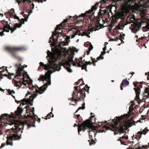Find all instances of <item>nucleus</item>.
<instances>
[{"label":"nucleus","mask_w":149,"mask_h":149,"mask_svg":"<svg viewBox=\"0 0 149 149\" xmlns=\"http://www.w3.org/2000/svg\"><path fill=\"white\" fill-rule=\"evenodd\" d=\"M127 114H125L121 115L120 117H116L114 119L112 120L114 124H112L111 125V127L105 125L103 127L105 128L106 130H110L114 131L115 135L119 133L121 134L125 133L127 123L124 119L127 117Z\"/></svg>","instance_id":"f257e3e1"},{"label":"nucleus","mask_w":149,"mask_h":149,"mask_svg":"<svg viewBox=\"0 0 149 149\" xmlns=\"http://www.w3.org/2000/svg\"><path fill=\"white\" fill-rule=\"evenodd\" d=\"M7 124L12 125H14V127L11 129H8L6 131V133L7 135L6 137L7 140L6 142L7 145L12 146L13 143L12 141L13 140H19L21 137V135L20 134V136L18 134L19 132L21 130L20 128H19V125L16 123V121L13 119H9L6 122Z\"/></svg>","instance_id":"f03ea898"},{"label":"nucleus","mask_w":149,"mask_h":149,"mask_svg":"<svg viewBox=\"0 0 149 149\" xmlns=\"http://www.w3.org/2000/svg\"><path fill=\"white\" fill-rule=\"evenodd\" d=\"M62 56V54L60 50H56L54 52V54L52 56H51L50 59L49 61L50 65L45 64L44 66V69L45 70H48L52 68L54 70V71H52L53 72L56 71H59L61 69V65L59 64L54 63L56 62L58 59L61 60V58Z\"/></svg>","instance_id":"7ed1b4c3"},{"label":"nucleus","mask_w":149,"mask_h":149,"mask_svg":"<svg viewBox=\"0 0 149 149\" xmlns=\"http://www.w3.org/2000/svg\"><path fill=\"white\" fill-rule=\"evenodd\" d=\"M37 94H26L25 98L20 100V101H18L15 99V102L18 104V102L20 103V105L17 107V111L16 113L17 115H21L22 113L23 109L20 107L21 105L24 106L27 103H30L31 105H32L33 104L31 103L33 101L34 98H36L37 95Z\"/></svg>","instance_id":"20e7f679"},{"label":"nucleus","mask_w":149,"mask_h":149,"mask_svg":"<svg viewBox=\"0 0 149 149\" xmlns=\"http://www.w3.org/2000/svg\"><path fill=\"white\" fill-rule=\"evenodd\" d=\"M15 66L17 69L16 74L14 78L17 84L19 83V87L21 86V83L26 86L28 82L27 79H25L24 78V75L26 72L24 70V67H20V65L19 64H16Z\"/></svg>","instance_id":"39448f33"},{"label":"nucleus","mask_w":149,"mask_h":149,"mask_svg":"<svg viewBox=\"0 0 149 149\" xmlns=\"http://www.w3.org/2000/svg\"><path fill=\"white\" fill-rule=\"evenodd\" d=\"M53 73L50 70H49L47 72H46L45 75H40L39 78L38 79L39 81H44L45 80L47 81L46 83L43 86H42L39 88L38 87L39 90L36 89L37 92L36 93H43L47 88L48 85H50L51 82V75L50 74Z\"/></svg>","instance_id":"423d86ee"},{"label":"nucleus","mask_w":149,"mask_h":149,"mask_svg":"<svg viewBox=\"0 0 149 149\" xmlns=\"http://www.w3.org/2000/svg\"><path fill=\"white\" fill-rule=\"evenodd\" d=\"M25 47L23 46L19 47H5V50L9 51L11 54L12 56L15 58L20 60L21 58L17 54V51H22L26 50Z\"/></svg>","instance_id":"0eeeda50"},{"label":"nucleus","mask_w":149,"mask_h":149,"mask_svg":"<svg viewBox=\"0 0 149 149\" xmlns=\"http://www.w3.org/2000/svg\"><path fill=\"white\" fill-rule=\"evenodd\" d=\"M92 113H91V116L90 117L89 119L84 121L82 124L79 126V128H81L80 130H79V132H81L82 130L83 131H85V129L86 127H93V124L95 122V118H94V116L92 115Z\"/></svg>","instance_id":"6e6552de"},{"label":"nucleus","mask_w":149,"mask_h":149,"mask_svg":"<svg viewBox=\"0 0 149 149\" xmlns=\"http://www.w3.org/2000/svg\"><path fill=\"white\" fill-rule=\"evenodd\" d=\"M113 7V5H110L107 7L104 10L105 11H109V13L111 12V13H112L111 10ZM113 7H115L116 9V10H115V11L116 13V14L115 17H113V19L114 20V21H115L118 19L119 18H121L122 17V16L123 14V13L122 12L120 11L121 10L120 7L118 8V11L117 8V7L116 6H113Z\"/></svg>","instance_id":"1a4fd4ad"},{"label":"nucleus","mask_w":149,"mask_h":149,"mask_svg":"<svg viewBox=\"0 0 149 149\" xmlns=\"http://www.w3.org/2000/svg\"><path fill=\"white\" fill-rule=\"evenodd\" d=\"M10 26L8 24V22L3 20L0 21V36H2L4 35L3 32L5 31L7 32H9V28Z\"/></svg>","instance_id":"9d476101"},{"label":"nucleus","mask_w":149,"mask_h":149,"mask_svg":"<svg viewBox=\"0 0 149 149\" xmlns=\"http://www.w3.org/2000/svg\"><path fill=\"white\" fill-rule=\"evenodd\" d=\"M80 15H79L78 17H77V15H75L74 17H72L70 16L69 17V18H67L65 19H64L63 21L60 24L57 26L55 28V31H56H56L61 30L62 29H63V27H64V26L65 25V23L66 22H68V20H70V19L71 18H73L75 19H77L78 17H81L82 18L80 19L77 20V21H79L80 22H83L84 19V17H82L81 16H80Z\"/></svg>","instance_id":"9b49d317"},{"label":"nucleus","mask_w":149,"mask_h":149,"mask_svg":"<svg viewBox=\"0 0 149 149\" xmlns=\"http://www.w3.org/2000/svg\"><path fill=\"white\" fill-rule=\"evenodd\" d=\"M81 86V84L79 86L74 87V91L72 93H75V91H76V92L77 93H83V91H84V93H85V91L89 93L88 91L90 87L88 86L87 85H85V86L87 88V89H86L85 87L81 89L80 86Z\"/></svg>","instance_id":"f8f14e48"},{"label":"nucleus","mask_w":149,"mask_h":149,"mask_svg":"<svg viewBox=\"0 0 149 149\" xmlns=\"http://www.w3.org/2000/svg\"><path fill=\"white\" fill-rule=\"evenodd\" d=\"M72 97L70 98V100L72 101L74 100L76 102L77 101H81L86 97V94H72Z\"/></svg>","instance_id":"ddd939ff"},{"label":"nucleus","mask_w":149,"mask_h":149,"mask_svg":"<svg viewBox=\"0 0 149 149\" xmlns=\"http://www.w3.org/2000/svg\"><path fill=\"white\" fill-rule=\"evenodd\" d=\"M34 123L35 120L32 117L31 119L26 120L24 122L23 125L24 127H25L27 129H29L31 127H35V125L33 124Z\"/></svg>","instance_id":"4468645a"},{"label":"nucleus","mask_w":149,"mask_h":149,"mask_svg":"<svg viewBox=\"0 0 149 149\" xmlns=\"http://www.w3.org/2000/svg\"><path fill=\"white\" fill-rule=\"evenodd\" d=\"M148 131V130L146 128L145 129L143 130L142 131H139L137 132V134L134 135L132 136V140H134V139H136L138 141H139V140L141 137L142 135V134L145 135Z\"/></svg>","instance_id":"2eb2a0df"},{"label":"nucleus","mask_w":149,"mask_h":149,"mask_svg":"<svg viewBox=\"0 0 149 149\" xmlns=\"http://www.w3.org/2000/svg\"><path fill=\"white\" fill-rule=\"evenodd\" d=\"M86 128L88 129V132L89 133L90 138V139L92 140L91 141L92 142V144H94L95 143V142L93 140L92 138V136L93 135H94V137H95L96 135V134L94 133V131L96 130H95V128L93 127H86L85 129V130Z\"/></svg>","instance_id":"dca6fc26"},{"label":"nucleus","mask_w":149,"mask_h":149,"mask_svg":"<svg viewBox=\"0 0 149 149\" xmlns=\"http://www.w3.org/2000/svg\"><path fill=\"white\" fill-rule=\"evenodd\" d=\"M133 84L134 87V90L135 91V93H140L141 88H142V84L141 82H134Z\"/></svg>","instance_id":"f3484780"},{"label":"nucleus","mask_w":149,"mask_h":149,"mask_svg":"<svg viewBox=\"0 0 149 149\" xmlns=\"http://www.w3.org/2000/svg\"><path fill=\"white\" fill-rule=\"evenodd\" d=\"M34 5L33 3H32L31 5V10H33L34 8ZM25 9H24L23 12H21L20 13L21 15H22L23 17H25V16L24 15H28L29 16V15L32 13V10H30V11L29 10V9H27V12H26L27 14H24V13H25Z\"/></svg>","instance_id":"a211bd4d"},{"label":"nucleus","mask_w":149,"mask_h":149,"mask_svg":"<svg viewBox=\"0 0 149 149\" xmlns=\"http://www.w3.org/2000/svg\"><path fill=\"white\" fill-rule=\"evenodd\" d=\"M20 23H16L15 24L14 27L13 28L10 26V28H9V30L11 31V33H12L17 28H20L23 24H24V22H23L22 23L21 21H19Z\"/></svg>","instance_id":"6ab92c4d"},{"label":"nucleus","mask_w":149,"mask_h":149,"mask_svg":"<svg viewBox=\"0 0 149 149\" xmlns=\"http://www.w3.org/2000/svg\"><path fill=\"white\" fill-rule=\"evenodd\" d=\"M56 35V33H53L52 34V37L50 38L49 40V43H52L54 46H55L56 45L55 42L56 41V40L54 38V36Z\"/></svg>","instance_id":"aec40b11"},{"label":"nucleus","mask_w":149,"mask_h":149,"mask_svg":"<svg viewBox=\"0 0 149 149\" xmlns=\"http://www.w3.org/2000/svg\"><path fill=\"white\" fill-rule=\"evenodd\" d=\"M2 68L3 69V70L0 71V80L3 78V76H5L6 77H8V75L6 74H2V73L3 72L6 71L8 73V70L7 69V67L5 66H3L2 67Z\"/></svg>","instance_id":"412c9836"},{"label":"nucleus","mask_w":149,"mask_h":149,"mask_svg":"<svg viewBox=\"0 0 149 149\" xmlns=\"http://www.w3.org/2000/svg\"><path fill=\"white\" fill-rule=\"evenodd\" d=\"M129 82L127 79L123 80L121 84L120 88L121 90H123V87H125L128 85Z\"/></svg>","instance_id":"4be33fe9"},{"label":"nucleus","mask_w":149,"mask_h":149,"mask_svg":"<svg viewBox=\"0 0 149 149\" xmlns=\"http://www.w3.org/2000/svg\"><path fill=\"white\" fill-rule=\"evenodd\" d=\"M101 18L102 19L103 21L105 22V21H107V20H108V18H103V16H98H98H97L96 17L97 18V21L96 22V24H99V25H102L100 23L99 21L100 20V18Z\"/></svg>","instance_id":"5701e85b"},{"label":"nucleus","mask_w":149,"mask_h":149,"mask_svg":"<svg viewBox=\"0 0 149 149\" xmlns=\"http://www.w3.org/2000/svg\"><path fill=\"white\" fill-rule=\"evenodd\" d=\"M93 31V30H92V29L91 28H89V29L88 30H86L84 32L83 34H82L81 36H82L84 35H86L88 37L90 38V36H89V35L90 33L91 32Z\"/></svg>","instance_id":"b1692460"},{"label":"nucleus","mask_w":149,"mask_h":149,"mask_svg":"<svg viewBox=\"0 0 149 149\" xmlns=\"http://www.w3.org/2000/svg\"><path fill=\"white\" fill-rule=\"evenodd\" d=\"M92 62L91 61H86L84 64H83L82 67V70L85 69L86 71H87V66L88 65H91Z\"/></svg>","instance_id":"393cba45"},{"label":"nucleus","mask_w":149,"mask_h":149,"mask_svg":"<svg viewBox=\"0 0 149 149\" xmlns=\"http://www.w3.org/2000/svg\"><path fill=\"white\" fill-rule=\"evenodd\" d=\"M123 138H124L126 139H128V137L127 136H126L125 135V134L124 135H123L122 137H120L119 139H118L117 140L120 141L121 142V143L122 144L126 145L125 142L124 141H122L121 139Z\"/></svg>","instance_id":"a878e982"},{"label":"nucleus","mask_w":149,"mask_h":149,"mask_svg":"<svg viewBox=\"0 0 149 149\" xmlns=\"http://www.w3.org/2000/svg\"><path fill=\"white\" fill-rule=\"evenodd\" d=\"M73 58V56H72L71 55L70 56V57H69L68 58V61L69 62H72V64L74 66H77V64L76 63H74V61L72 59Z\"/></svg>","instance_id":"bb28decb"},{"label":"nucleus","mask_w":149,"mask_h":149,"mask_svg":"<svg viewBox=\"0 0 149 149\" xmlns=\"http://www.w3.org/2000/svg\"><path fill=\"white\" fill-rule=\"evenodd\" d=\"M135 105V104L133 102V104H131V105L130 106L129 108V112H130V115H131L133 114L132 111H133L134 109V108H133V106Z\"/></svg>","instance_id":"cd10ccee"},{"label":"nucleus","mask_w":149,"mask_h":149,"mask_svg":"<svg viewBox=\"0 0 149 149\" xmlns=\"http://www.w3.org/2000/svg\"><path fill=\"white\" fill-rule=\"evenodd\" d=\"M4 116H6V117H10V115L8 114L7 113H5L4 114H2L1 115L0 117V121H1V119H4Z\"/></svg>","instance_id":"c85d7f7f"},{"label":"nucleus","mask_w":149,"mask_h":149,"mask_svg":"<svg viewBox=\"0 0 149 149\" xmlns=\"http://www.w3.org/2000/svg\"><path fill=\"white\" fill-rule=\"evenodd\" d=\"M81 34L80 33V31L79 30H77L76 31L75 33L73 34L72 35V36H71L72 38H74L75 37V35H76L78 34L79 36H80L81 35Z\"/></svg>","instance_id":"c756f323"},{"label":"nucleus","mask_w":149,"mask_h":149,"mask_svg":"<svg viewBox=\"0 0 149 149\" xmlns=\"http://www.w3.org/2000/svg\"><path fill=\"white\" fill-rule=\"evenodd\" d=\"M25 17H24L25 18H22L20 20V21H21L22 23H23V22L24 23V22H27V21L28 18V17L29 16L28 15H24Z\"/></svg>","instance_id":"7c9ffc66"},{"label":"nucleus","mask_w":149,"mask_h":149,"mask_svg":"<svg viewBox=\"0 0 149 149\" xmlns=\"http://www.w3.org/2000/svg\"><path fill=\"white\" fill-rule=\"evenodd\" d=\"M139 94H136V96L135 98V101L136 100L137 102H138L139 100H140L139 98Z\"/></svg>","instance_id":"2f4dec72"},{"label":"nucleus","mask_w":149,"mask_h":149,"mask_svg":"<svg viewBox=\"0 0 149 149\" xmlns=\"http://www.w3.org/2000/svg\"><path fill=\"white\" fill-rule=\"evenodd\" d=\"M141 26V24H140V26H139V28L138 29H135V28L133 29L132 30V32L135 33H136V32L138 31V30L139 29V27H140Z\"/></svg>","instance_id":"473e14b6"},{"label":"nucleus","mask_w":149,"mask_h":149,"mask_svg":"<svg viewBox=\"0 0 149 149\" xmlns=\"http://www.w3.org/2000/svg\"><path fill=\"white\" fill-rule=\"evenodd\" d=\"M85 103L84 102L83 103V104H82V107H80L78 108V110H79L81 109H83L84 110L85 109Z\"/></svg>","instance_id":"72a5a7b5"},{"label":"nucleus","mask_w":149,"mask_h":149,"mask_svg":"<svg viewBox=\"0 0 149 149\" xmlns=\"http://www.w3.org/2000/svg\"><path fill=\"white\" fill-rule=\"evenodd\" d=\"M6 92H8V93H15V92L13 90H11L10 89H6Z\"/></svg>","instance_id":"f704fd0d"},{"label":"nucleus","mask_w":149,"mask_h":149,"mask_svg":"<svg viewBox=\"0 0 149 149\" xmlns=\"http://www.w3.org/2000/svg\"><path fill=\"white\" fill-rule=\"evenodd\" d=\"M51 114H52V117H53L54 116V114H52V112H50V113H49L47 115V117L50 116H51ZM50 118H51V117H50L49 118H46L45 119L47 120L48 118L50 119Z\"/></svg>","instance_id":"c9c22d12"},{"label":"nucleus","mask_w":149,"mask_h":149,"mask_svg":"<svg viewBox=\"0 0 149 149\" xmlns=\"http://www.w3.org/2000/svg\"><path fill=\"white\" fill-rule=\"evenodd\" d=\"M82 80H83V79H79L77 81L74 83V85H77L79 84L80 83Z\"/></svg>","instance_id":"e433bc0d"},{"label":"nucleus","mask_w":149,"mask_h":149,"mask_svg":"<svg viewBox=\"0 0 149 149\" xmlns=\"http://www.w3.org/2000/svg\"><path fill=\"white\" fill-rule=\"evenodd\" d=\"M35 1L36 2H38V3L41 2L42 3L43 1H46V0H33L32 1Z\"/></svg>","instance_id":"4c0bfd02"},{"label":"nucleus","mask_w":149,"mask_h":149,"mask_svg":"<svg viewBox=\"0 0 149 149\" xmlns=\"http://www.w3.org/2000/svg\"><path fill=\"white\" fill-rule=\"evenodd\" d=\"M142 28L143 29H146L147 30H146V31H148L149 29V24L143 27Z\"/></svg>","instance_id":"58836bf2"},{"label":"nucleus","mask_w":149,"mask_h":149,"mask_svg":"<svg viewBox=\"0 0 149 149\" xmlns=\"http://www.w3.org/2000/svg\"><path fill=\"white\" fill-rule=\"evenodd\" d=\"M23 2L26 3H31V1L30 0H23Z\"/></svg>","instance_id":"ea45409f"},{"label":"nucleus","mask_w":149,"mask_h":149,"mask_svg":"<svg viewBox=\"0 0 149 149\" xmlns=\"http://www.w3.org/2000/svg\"><path fill=\"white\" fill-rule=\"evenodd\" d=\"M67 71L69 72H72V70L70 67H67L66 68Z\"/></svg>","instance_id":"a19ab883"},{"label":"nucleus","mask_w":149,"mask_h":149,"mask_svg":"<svg viewBox=\"0 0 149 149\" xmlns=\"http://www.w3.org/2000/svg\"><path fill=\"white\" fill-rule=\"evenodd\" d=\"M118 39H119L118 38H115V39L111 38V39H110V40L111 41H117L118 40Z\"/></svg>","instance_id":"79ce46f5"},{"label":"nucleus","mask_w":149,"mask_h":149,"mask_svg":"<svg viewBox=\"0 0 149 149\" xmlns=\"http://www.w3.org/2000/svg\"><path fill=\"white\" fill-rule=\"evenodd\" d=\"M3 127V125H2V124H1L0 125V135H2L3 134V133L1 132V128H2Z\"/></svg>","instance_id":"37998d69"},{"label":"nucleus","mask_w":149,"mask_h":149,"mask_svg":"<svg viewBox=\"0 0 149 149\" xmlns=\"http://www.w3.org/2000/svg\"><path fill=\"white\" fill-rule=\"evenodd\" d=\"M93 47L91 44L88 48V50L91 51L93 49Z\"/></svg>","instance_id":"c03bdc74"},{"label":"nucleus","mask_w":149,"mask_h":149,"mask_svg":"<svg viewBox=\"0 0 149 149\" xmlns=\"http://www.w3.org/2000/svg\"><path fill=\"white\" fill-rule=\"evenodd\" d=\"M91 59L92 60V63L93 62H97V61H96L95 60V59L94 58H93L92 57H91Z\"/></svg>","instance_id":"a18cd8bd"},{"label":"nucleus","mask_w":149,"mask_h":149,"mask_svg":"<svg viewBox=\"0 0 149 149\" xmlns=\"http://www.w3.org/2000/svg\"><path fill=\"white\" fill-rule=\"evenodd\" d=\"M10 13L12 14H13V13H15V11H14V10L13 9V8H12V9H11V10H10Z\"/></svg>","instance_id":"49530a36"},{"label":"nucleus","mask_w":149,"mask_h":149,"mask_svg":"<svg viewBox=\"0 0 149 149\" xmlns=\"http://www.w3.org/2000/svg\"><path fill=\"white\" fill-rule=\"evenodd\" d=\"M144 39V37H141V38H139L137 40H136V41L137 42H139L140 40H143Z\"/></svg>","instance_id":"de8ad7c7"},{"label":"nucleus","mask_w":149,"mask_h":149,"mask_svg":"<svg viewBox=\"0 0 149 149\" xmlns=\"http://www.w3.org/2000/svg\"><path fill=\"white\" fill-rule=\"evenodd\" d=\"M82 124H82H80V125H77L75 123L74 124V127H75L77 126H78V127H79V126H80V125H81ZM81 130V128H78V130ZM78 131L79 132V131ZM78 133H79V132H78Z\"/></svg>","instance_id":"09e8293b"},{"label":"nucleus","mask_w":149,"mask_h":149,"mask_svg":"<svg viewBox=\"0 0 149 149\" xmlns=\"http://www.w3.org/2000/svg\"><path fill=\"white\" fill-rule=\"evenodd\" d=\"M77 65L79 67H81V69L82 70V67L83 66V65H81L80 64V63H78V62H77Z\"/></svg>","instance_id":"8fccbe9b"},{"label":"nucleus","mask_w":149,"mask_h":149,"mask_svg":"<svg viewBox=\"0 0 149 149\" xmlns=\"http://www.w3.org/2000/svg\"><path fill=\"white\" fill-rule=\"evenodd\" d=\"M98 25L99 24H96L95 29V31L98 30V28L99 27ZM99 29V28L98 29Z\"/></svg>","instance_id":"3c124183"},{"label":"nucleus","mask_w":149,"mask_h":149,"mask_svg":"<svg viewBox=\"0 0 149 149\" xmlns=\"http://www.w3.org/2000/svg\"><path fill=\"white\" fill-rule=\"evenodd\" d=\"M14 17L15 19H17L19 21H20V19H19V17L18 16H17L16 15H15L14 16Z\"/></svg>","instance_id":"603ef678"},{"label":"nucleus","mask_w":149,"mask_h":149,"mask_svg":"<svg viewBox=\"0 0 149 149\" xmlns=\"http://www.w3.org/2000/svg\"><path fill=\"white\" fill-rule=\"evenodd\" d=\"M75 60H77V62L79 63H81L83 64V62H82V60H81L80 61L79 59H76Z\"/></svg>","instance_id":"864d4df0"},{"label":"nucleus","mask_w":149,"mask_h":149,"mask_svg":"<svg viewBox=\"0 0 149 149\" xmlns=\"http://www.w3.org/2000/svg\"><path fill=\"white\" fill-rule=\"evenodd\" d=\"M8 78L10 79H12L11 75L10 74L9 72L8 73Z\"/></svg>","instance_id":"5fc2aeb1"},{"label":"nucleus","mask_w":149,"mask_h":149,"mask_svg":"<svg viewBox=\"0 0 149 149\" xmlns=\"http://www.w3.org/2000/svg\"><path fill=\"white\" fill-rule=\"evenodd\" d=\"M6 144L5 143H3L1 144V146L0 147V149H1V148H3V147L5 146H6Z\"/></svg>","instance_id":"6e6d98bb"},{"label":"nucleus","mask_w":149,"mask_h":149,"mask_svg":"<svg viewBox=\"0 0 149 149\" xmlns=\"http://www.w3.org/2000/svg\"><path fill=\"white\" fill-rule=\"evenodd\" d=\"M32 109H33V110H31V112H32L33 115H35V113L34 112V107H33L32 108Z\"/></svg>","instance_id":"4d7b16f0"},{"label":"nucleus","mask_w":149,"mask_h":149,"mask_svg":"<svg viewBox=\"0 0 149 149\" xmlns=\"http://www.w3.org/2000/svg\"><path fill=\"white\" fill-rule=\"evenodd\" d=\"M39 64H40V66H43V67H44L45 65V64H44L42 62H40L39 63Z\"/></svg>","instance_id":"13d9d810"},{"label":"nucleus","mask_w":149,"mask_h":149,"mask_svg":"<svg viewBox=\"0 0 149 149\" xmlns=\"http://www.w3.org/2000/svg\"><path fill=\"white\" fill-rule=\"evenodd\" d=\"M106 53V52H105L103 51V52H101L100 55L101 56H102L104 55V54H105Z\"/></svg>","instance_id":"bf43d9fd"},{"label":"nucleus","mask_w":149,"mask_h":149,"mask_svg":"<svg viewBox=\"0 0 149 149\" xmlns=\"http://www.w3.org/2000/svg\"><path fill=\"white\" fill-rule=\"evenodd\" d=\"M147 95H145L146 96V99H149V94H147Z\"/></svg>","instance_id":"052dcab7"},{"label":"nucleus","mask_w":149,"mask_h":149,"mask_svg":"<svg viewBox=\"0 0 149 149\" xmlns=\"http://www.w3.org/2000/svg\"><path fill=\"white\" fill-rule=\"evenodd\" d=\"M99 57L100 58V59L102 60L104 59V57L102 56H101V55H100L99 56Z\"/></svg>","instance_id":"680f3d73"},{"label":"nucleus","mask_w":149,"mask_h":149,"mask_svg":"<svg viewBox=\"0 0 149 149\" xmlns=\"http://www.w3.org/2000/svg\"><path fill=\"white\" fill-rule=\"evenodd\" d=\"M106 46H105L104 47H103V51L104 52H105V50H106Z\"/></svg>","instance_id":"e2e57ef3"},{"label":"nucleus","mask_w":149,"mask_h":149,"mask_svg":"<svg viewBox=\"0 0 149 149\" xmlns=\"http://www.w3.org/2000/svg\"><path fill=\"white\" fill-rule=\"evenodd\" d=\"M104 123L103 122H99V126H101L102 125L103 123Z\"/></svg>","instance_id":"0e129e2a"},{"label":"nucleus","mask_w":149,"mask_h":149,"mask_svg":"<svg viewBox=\"0 0 149 149\" xmlns=\"http://www.w3.org/2000/svg\"><path fill=\"white\" fill-rule=\"evenodd\" d=\"M116 28L117 29H121V27L120 26H116Z\"/></svg>","instance_id":"69168bd1"},{"label":"nucleus","mask_w":149,"mask_h":149,"mask_svg":"<svg viewBox=\"0 0 149 149\" xmlns=\"http://www.w3.org/2000/svg\"><path fill=\"white\" fill-rule=\"evenodd\" d=\"M90 51H89V50H88V51L87 52V55H88L90 54Z\"/></svg>","instance_id":"338daca9"},{"label":"nucleus","mask_w":149,"mask_h":149,"mask_svg":"<svg viewBox=\"0 0 149 149\" xmlns=\"http://www.w3.org/2000/svg\"><path fill=\"white\" fill-rule=\"evenodd\" d=\"M125 36V34H123L122 35H120V37L121 38H122V37L123 36V37H124Z\"/></svg>","instance_id":"774afa93"}]
</instances>
